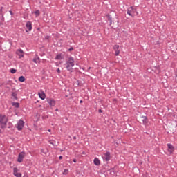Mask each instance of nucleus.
Wrapping results in <instances>:
<instances>
[{"label": "nucleus", "mask_w": 177, "mask_h": 177, "mask_svg": "<svg viewBox=\"0 0 177 177\" xmlns=\"http://www.w3.org/2000/svg\"><path fill=\"white\" fill-rule=\"evenodd\" d=\"M12 106H14V107H16V109H19V107L20 106V104H19V102H14L12 104Z\"/></svg>", "instance_id": "obj_18"}, {"label": "nucleus", "mask_w": 177, "mask_h": 177, "mask_svg": "<svg viewBox=\"0 0 177 177\" xmlns=\"http://www.w3.org/2000/svg\"><path fill=\"white\" fill-rule=\"evenodd\" d=\"M47 102H48L49 106H50V107H53L56 105V102L53 99H49L47 100Z\"/></svg>", "instance_id": "obj_12"}, {"label": "nucleus", "mask_w": 177, "mask_h": 177, "mask_svg": "<svg viewBox=\"0 0 177 177\" xmlns=\"http://www.w3.org/2000/svg\"><path fill=\"white\" fill-rule=\"evenodd\" d=\"M55 111H59V109H55Z\"/></svg>", "instance_id": "obj_33"}, {"label": "nucleus", "mask_w": 177, "mask_h": 177, "mask_svg": "<svg viewBox=\"0 0 177 177\" xmlns=\"http://www.w3.org/2000/svg\"><path fill=\"white\" fill-rule=\"evenodd\" d=\"M80 103H82V100H80Z\"/></svg>", "instance_id": "obj_35"}, {"label": "nucleus", "mask_w": 177, "mask_h": 177, "mask_svg": "<svg viewBox=\"0 0 177 177\" xmlns=\"http://www.w3.org/2000/svg\"><path fill=\"white\" fill-rule=\"evenodd\" d=\"M113 49L115 50V56H118V55H120V46L118 45H115L113 46Z\"/></svg>", "instance_id": "obj_10"}, {"label": "nucleus", "mask_w": 177, "mask_h": 177, "mask_svg": "<svg viewBox=\"0 0 177 177\" xmlns=\"http://www.w3.org/2000/svg\"><path fill=\"white\" fill-rule=\"evenodd\" d=\"M35 15H36V16H39V15H40L39 10H37L35 12Z\"/></svg>", "instance_id": "obj_23"}, {"label": "nucleus", "mask_w": 177, "mask_h": 177, "mask_svg": "<svg viewBox=\"0 0 177 177\" xmlns=\"http://www.w3.org/2000/svg\"><path fill=\"white\" fill-rule=\"evenodd\" d=\"M33 62H34V63L39 64V63H41V59H39V57H38L37 55H36V56L35 57V58L33 59Z\"/></svg>", "instance_id": "obj_15"}, {"label": "nucleus", "mask_w": 177, "mask_h": 177, "mask_svg": "<svg viewBox=\"0 0 177 177\" xmlns=\"http://www.w3.org/2000/svg\"><path fill=\"white\" fill-rule=\"evenodd\" d=\"M160 73V68H158V73Z\"/></svg>", "instance_id": "obj_31"}, {"label": "nucleus", "mask_w": 177, "mask_h": 177, "mask_svg": "<svg viewBox=\"0 0 177 177\" xmlns=\"http://www.w3.org/2000/svg\"><path fill=\"white\" fill-rule=\"evenodd\" d=\"M57 73H58V74H60V68L57 69Z\"/></svg>", "instance_id": "obj_26"}, {"label": "nucleus", "mask_w": 177, "mask_h": 177, "mask_svg": "<svg viewBox=\"0 0 177 177\" xmlns=\"http://www.w3.org/2000/svg\"><path fill=\"white\" fill-rule=\"evenodd\" d=\"M140 120L143 125H145V127L150 125V123L149 122V119H147V117L141 116Z\"/></svg>", "instance_id": "obj_4"}, {"label": "nucleus", "mask_w": 177, "mask_h": 177, "mask_svg": "<svg viewBox=\"0 0 177 177\" xmlns=\"http://www.w3.org/2000/svg\"><path fill=\"white\" fill-rule=\"evenodd\" d=\"M71 50H74V48L71 47L68 49V51L69 52H71Z\"/></svg>", "instance_id": "obj_25"}, {"label": "nucleus", "mask_w": 177, "mask_h": 177, "mask_svg": "<svg viewBox=\"0 0 177 177\" xmlns=\"http://www.w3.org/2000/svg\"><path fill=\"white\" fill-rule=\"evenodd\" d=\"M26 28H28V31H31L32 30V24H31V21H28L26 24Z\"/></svg>", "instance_id": "obj_14"}, {"label": "nucleus", "mask_w": 177, "mask_h": 177, "mask_svg": "<svg viewBox=\"0 0 177 177\" xmlns=\"http://www.w3.org/2000/svg\"><path fill=\"white\" fill-rule=\"evenodd\" d=\"M38 95L40 99H41L42 100H45V98L46 97V95H45V93H44V91L39 92Z\"/></svg>", "instance_id": "obj_13"}, {"label": "nucleus", "mask_w": 177, "mask_h": 177, "mask_svg": "<svg viewBox=\"0 0 177 177\" xmlns=\"http://www.w3.org/2000/svg\"><path fill=\"white\" fill-rule=\"evenodd\" d=\"M48 132H50V129H48Z\"/></svg>", "instance_id": "obj_36"}, {"label": "nucleus", "mask_w": 177, "mask_h": 177, "mask_svg": "<svg viewBox=\"0 0 177 177\" xmlns=\"http://www.w3.org/2000/svg\"><path fill=\"white\" fill-rule=\"evenodd\" d=\"M98 112H99V113H103V111H102V109H99V110H98Z\"/></svg>", "instance_id": "obj_28"}, {"label": "nucleus", "mask_w": 177, "mask_h": 177, "mask_svg": "<svg viewBox=\"0 0 177 177\" xmlns=\"http://www.w3.org/2000/svg\"><path fill=\"white\" fill-rule=\"evenodd\" d=\"M13 175H15L16 177H21V173L19 172V169H17V167H15L13 169Z\"/></svg>", "instance_id": "obj_9"}, {"label": "nucleus", "mask_w": 177, "mask_h": 177, "mask_svg": "<svg viewBox=\"0 0 177 177\" xmlns=\"http://www.w3.org/2000/svg\"><path fill=\"white\" fill-rule=\"evenodd\" d=\"M91 69V67H89L88 68V70H90Z\"/></svg>", "instance_id": "obj_37"}, {"label": "nucleus", "mask_w": 177, "mask_h": 177, "mask_svg": "<svg viewBox=\"0 0 177 177\" xmlns=\"http://www.w3.org/2000/svg\"><path fill=\"white\" fill-rule=\"evenodd\" d=\"M49 143H50V145H53V146H57V143H56V142H55V141H53V140H50V141L49 142Z\"/></svg>", "instance_id": "obj_19"}, {"label": "nucleus", "mask_w": 177, "mask_h": 177, "mask_svg": "<svg viewBox=\"0 0 177 177\" xmlns=\"http://www.w3.org/2000/svg\"><path fill=\"white\" fill-rule=\"evenodd\" d=\"M55 59L57 60H62V55H57Z\"/></svg>", "instance_id": "obj_21"}, {"label": "nucleus", "mask_w": 177, "mask_h": 177, "mask_svg": "<svg viewBox=\"0 0 177 177\" xmlns=\"http://www.w3.org/2000/svg\"><path fill=\"white\" fill-rule=\"evenodd\" d=\"M75 65V64L74 63V58L73 57H69L65 64L66 68L68 71H70V73H73V67H74Z\"/></svg>", "instance_id": "obj_1"}, {"label": "nucleus", "mask_w": 177, "mask_h": 177, "mask_svg": "<svg viewBox=\"0 0 177 177\" xmlns=\"http://www.w3.org/2000/svg\"><path fill=\"white\" fill-rule=\"evenodd\" d=\"M24 127V122L20 120L17 123L16 127L17 128L18 131H21L23 127Z\"/></svg>", "instance_id": "obj_5"}, {"label": "nucleus", "mask_w": 177, "mask_h": 177, "mask_svg": "<svg viewBox=\"0 0 177 177\" xmlns=\"http://www.w3.org/2000/svg\"><path fill=\"white\" fill-rule=\"evenodd\" d=\"M68 174V169H65L63 171V175H67Z\"/></svg>", "instance_id": "obj_20"}, {"label": "nucleus", "mask_w": 177, "mask_h": 177, "mask_svg": "<svg viewBox=\"0 0 177 177\" xmlns=\"http://www.w3.org/2000/svg\"><path fill=\"white\" fill-rule=\"evenodd\" d=\"M10 15H13V12L12 11H10Z\"/></svg>", "instance_id": "obj_32"}, {"label": "nucleus", "mask_w": 177, "mask_h": 177, "mask_svg": "<svg viewBox=\"0 0 177 177\" xmlns=\"http://www.w3.org/2000/svg\"><path fill=\"white\" fill-rule=\"evenodd\" d=\"M10 73H11L12 74H15V73H16V69H15V68L10 69Z\"/></svg>", "instance_id": "obj_24"}, {"label": "nucleus", "mask_w": 177, "mask_h": 177, "mask_svg": "<svg viewBox=\"0 0 177 177\" xmlns=\"http://www.w3.org/2000/svg\"><path fill=\"white\" fill-rule=\"evenodd\" d=\"M167 147L169 153H170V154H172L174 153V150H175V149L174 148V145L171 144H167Z\"/></svg>", "instance_id": "obj_11"}, {"label": "nucleus", "mask_w": 177, "mask_h": 177, "mask_svg": "<svg viewBox=\"0 0 177 177\" xmlns=\"http://www.w3.org/2000/svg\"><path fill=\"white\" fill-rule=\"evenodd\" d=\"M102 157H103V159L105 160V161H110V160L111 159V155L109 151L104 153Z\"/></svg>", "instance_id": "obj_6"}, {"label": "nucleus", "mask_w": 177, "mask_h": 177, "mask_svg": "<svg viewBox=\"0 0 177 177\" xmlns=\"http://www.w3.org/2000/svg\"><path fill=\"white\" fill-rule=\"evenodd\" d=\"M73 139H77V137H76V136H74V137H73Z\"/></svg>", "instance_id": "obj_34"}, {"label": "nucleus", "mask_w": 177, "mask_h": 177, "mask_svg": "<svg viewBox=\"0 0 177 177\" xmlns=\"http://www.w3.org/2000/svg\"><path fill=\"white\" fill-rule=\"evenodd\" d=\"M73 162H77V160L76 159H73Z\"/></svg>", "instance_id": "obj_30"}, {"label": "nucleus", "mask_w": 177, "mask_h": 177, "mask_svg": "<svg viewBox=\"0 0 177 177\" xmlns=\"http://www.w3.org/2000/svg\"><path fill=\"white\" fill-rule=\"evenodd\" d=\"M127 15H129V16H131V17H135V16H138L139 13L136 11V8L131 6L127 10Z\"/></svg>", "instance_id": "obj_3"}, {"label": "nucleus", "mask_w": 177, "mask_h": 177, "mask_svg": "<svg viewBox=\"0 0 177 177\" xmlns=\"http://www.w3.org/2000/svg\"><path fill=\"white\" fill-rule=\"evenodd\" d=\"M2 9H3V7H1V9H0V14L2 13Z\"/></svg>", "instance_id": "obj_27"}, {"label": "nucleus", "mask_w": 177, "mask_h": 177, "mask_svg": "<svg viewBox=\"0 0 177 177\" xmlns=\"http://www.w3.org/2000/svg\"><path fill=\"white\" fill-rule=\"evenodd\" d=\"M16 55L19 56V59H21V57H24V51L21 49H18L16 50Z\"/></svg>", "instance_id": "obj_8"}, {"label": "nucleus", "mask_w": 177, "mask_h": 177, "mask_svg": "<svg viewBox=\"0 0 177 177\" xmlns=\"http://www.w3.org/2000/svg\"><path fill=\"white\" fill-rule=\"evenodd\" d=\"M8 117L5 115H0V125L3 129L6 128V124H8Z\"/></svg>", "instance_id": "obj_2"}, {"label": "nucleus", "mask_w": 177, "mask_h": 177, "mask_svg": "<svg viewBox=\"0 0 177 177\" xmlns=\"http://www.w3.org/2000/svg\"><path fill=\"white\" fill-rule=\"evenodd\" d=\"M106 17L108 18V20L111 22V20H112L111 17L110 16V15H106Z\"/></svg>", "instance_id": "obj_22"}, {"label": "nucleus", "mask_w": 177, "mask_h": 177, "mask_svg": "<svg viewBox=\"0 0 177 177\" xmlns=\"http://www.w3.org/2000/svg\"><path fill=\"white\" fill-rule=\"evenodd\" d=\"M59 160H63V156H59Z\"/></svg>", "instance_id": "obj_29"}, {"label": "nucleus", "mask_w": 177, "mask_h": 177, "mask_svg": "<svg viewBox=\"0 0 177 177\" xmlns=\"http://www.w3.org/2000/svg\"><path fill=\"white\" fill-rule=\"evenodd\" d=\"M19 81L20 82H24L26 81V78L24 76H21L19 77Z\"/></svg>", "instance_id": "obj_17"}, {"label": "nucleus", "mask_w": 177, "mask_h": 177, "mask_svg": "<svg viewBox=\"0 0 177 177\" xmlns=\"http://www.w3.org/2000/svg\"><path fill=\"white\" fill-rule=\"evenodd\" d=\"M26 157V153L24 152H21L19 156H18V162H23V160Z\"/></svg>", "instance_id": "obj_7"}, {"label": "nucleus", "mask_w": 177, "mask_h": 177, "mask_svg": "<svg viewBox=\"0 0 177 177\" xmlns=\"http://www.w3.org/2000/svg\"><path fill=\"white\" fill-rule=\"evenodd\" d=\"M93 162H94L95 165H97V166L100 165V160L97 158H95L94 159Z\"/></svg>", "instance_id": "obj_16"}]
</instances>
